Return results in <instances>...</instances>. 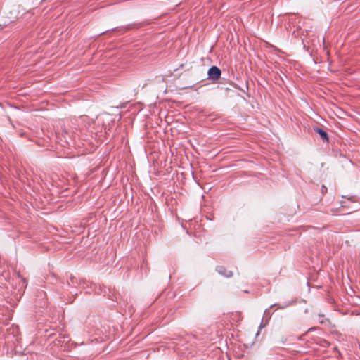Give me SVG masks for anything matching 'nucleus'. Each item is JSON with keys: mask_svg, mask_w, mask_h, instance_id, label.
I'll list each match as a JSON object with an SVG mask.
<instances>
[{"mask_svg": "<svg viewBox=\"0 0 360 360\" xmlns=\"http://www.w3.org/2000/svg\"><path fill=\"white\" fill-rule=\"evenodd\" d=\"M208 79L217 81L218 80L221 75V70L217 66H212L207 72Z\"/></svg>", "mask_w": 360, "mask_h": 360, "instance_id": "f03ea898", "label": "nucleus"}, {"mask_svg": "<svg viewBox=\"0 0 360 360\" xmlns=\"http://www.w3.org/2000/svg\"><path fill=\"white\" fill-rule=\"evenodd\" d=\"M269 314H270L269 309H266L264 311V316H268V315H269Z\"/></svg>", "mask_w": 360, "mask_h": 360, "instance_id": "423d86ee", "label": "nucleus"}, {"mask_svg": "<svg viewBox=\"0 0 360 360\" xmlns=\"http://www.w3.org/2000/svg\"><path fill=\"white\" fill-rule=\"evenodd\" d=\"M216 270L219 274L226 278H231L233 276V274L231 271L228 270L226 267L223 266H217Z\"/></svg>", "mask_w": 360, "mask_h": 360, "instance_id": "7ed1b4c3", "label": "nucleus"}, {"mask_svg": "<svg viewBox=\"0 0 360 360\" xmlns=\"http://www.w3.org/2000/svg\"><path fill=\"white\" fill-rule=\"evenodd\" d=\"M149 23H150V22L148 21V20L147 21H143V22H141L131 23V24L127 25L126 26H122V27L114 28L113 30L118 31V32H122V33H124V32H127L129 30H134V29H137V28L143 27V26H144L146 25H148Z\"/></svg>", "mask_w": 360, "mask_h": 360, "instance_id": "f257e3e1", "label": "nucleus"}, {"mask_svg": "<svg viewBox=\"0 0 360 360\" xmlns=\"http://www.w3.org/2000/svg\"><path fill=\"white\" fill-rule=\"evenodd\" d=\"M314 130L316 132H317L320 135L321 138L323 141H328V134L323 129L317 127V128H315Z\"/></svg>", "mask_w": 360, "mask_h": 360, "instance_id": "20e7f679", "label": "nucleus"}, {"mask_svg": "<svg viewBox=\"0 0 360 360\" xmlns=\"http://www.w3.org/2000/svg\"><path fill=\"white\" fill-rule=\"evenodd\" d=\"M285 307H278L279 309H284Z\"/></svg>", "mask_w": 360, "mask_h": 360, "instance_id": "1a4fd4ad", "label": "nucleus"}, {"mask_svg": "<svg viewBox=\"0 0 360 360\" xmlns=\"http://www.w3.org/2000/svg\"><path fill=\"white\" fill-rule=\"evenodd\" d=\"M183 67H184V64H181V65H179V69H181V68H182Z\"/></svg>", "mask_w": 360, "mask_h": 360, "instance_id": "6e6552de", "label": "nucleus"}, {"mask_svg": "<svg viewBox=\"0 0 360 360\" xmlns=\"http://www.w3.org/2000/svg\"><path fill=\"white\" fill-rule=\"evenodd\" d=\"M277 304H273V305H271V307H273L274 306H276Z\"/></svg>", "mask_w": 360, "mask_h": 360, "instance_id": "9d476101", "label": "nucleus"}, {"mask_svg": "<svg viewBox=\"0 0 360 360\" xmlns=\"http://www.w3.org/2000/svg\"><path fill=\"white\" fill-rule=\"evenodd\" d=\"M70 282H71L72 283H75V277L71 276V277L70 278Z\"/></svg>", "mask_w": 360, "mask_h": 360, "instance_id": "0eeeda50", "label": "nucleus"}, {"mask_svg": "<svg viewBox=\"0 0 360 360\" xmlns=\"http://www.w3.org/2000/svg\"><path fill=\"white\" fill-rule=\"evenodd\" d=\"M64 133V134H63L62 136L64 137V139H65V141L68 144L70 145V142L68 141V136L69 138H70V135L68 134V131L66 130H63V131Z\"/></svg>", "mask_w": 360, "mask_h": 360, "instance_id": "39448f33", "label": "nucleus"}]
</instances>
